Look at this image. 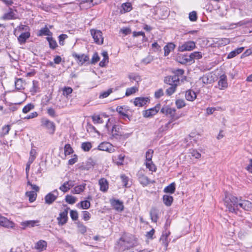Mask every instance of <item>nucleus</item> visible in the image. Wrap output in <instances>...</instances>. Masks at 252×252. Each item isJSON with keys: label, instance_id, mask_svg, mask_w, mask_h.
Segmentation results:
<instances>
[{"label": "nucleus", "instance_id": "62", "mask_svg": "<svg viewBox=\"0 0 252 252\" xmlns=\"http://www.w3.org/2000/svg\"><path fill=\"white\" fill-rule=\"evenodd\" d=\"M67 38V35L65 34H62L59 36V44L63 46L64 45V40Z\"/></svg>", "mask_w": 252, "mask_h": 252}, {"label": "nucleus", "instance_id": "34", "mask_svg": "<svg viewBox=\"0 0 252 252\" xmlns=\"http://www.w3.org/2000/svg\"><path fill=\"white\" fill-rule=\"evenodd\" d=\"M39 36H43V35H48V36H52V32L49 30V29L45 26L44 28L41 29L39 31L38 33Z\"/></svg>", "mask_w": 252, "mask_h": 252}, {"label": "nucleus", "instance_id": "52", "mask_svg": "<svg viewBox=\"0 0 252 252\" xmlns=\"http://www.w3.org/2000/svg\"><path fill=\"white\" fill-rule=\"evenodd\" d=\"M217 42L219 45L225 46L229 43L230 40L229 38H224L219 39Z\"/></svg>", "mask_w": 252, "mask_h": 252}, {"label": "nucleus", "instance_id": "41", "mask_svg": "<svg viewBox=\"0 0 252 252\" xmlns=\"http://www.w3.org/2000/svg\"><path fill=\"white\" fill-rule=\"evenodd\" d=\"M211 77L212 76H210L209 74H205L200 78V80H201L203 84H210L212 82Z\"/></svg>", "mask_w": 252, "mask_h": 252}, {"label": "nucleus", "instance_id": "8", "mask_svg": "<svg viewBox=\"0 0 252 252\" xmlns=\"http://www.w3.org/2000/svg\"><path fill=\"white\" fill-rule=\"evenodd\" d=\"M72 55L79 65H82L85 62L88 61L89 60V56L84 54L79 55L74 52L72 53Z\"/></svg>", "mask_w": 252, "mask_h": 252}, {"label": "nucleus", "instance_id": "44", "mask_svg": "<svg viewBox=\"0 0 252 252\" xmlns=\"http://www.w3.org/2000/svg\"><path fill=\"white\" fill-rule=\"evenodd\" d=\"M15 88L17 90H21L24 88L23 82L22 79H17L15 82Z\"/></svg>", "mask_w": 252, "mask_h": 252}, {"label": "nucleus", "instance_id": "58", "mask_svg": "<svg viewBox=\"0 0 252 252\" xmlns=\"http://www.w3.org/2000/svg\"><path fill=\"white\" fill-rule=\"evenodd\" d=\"M175 103H176L177 107L179 109H181V108L184 107V106H185V105H186L185 101L183 99H177Z\"/></svg>", "mask_w": 252, "mask_h": 252}, {"label": "nucleus", "instance_id": "24", "mask_svg": "<svg viewBox=\"0 0 252 252\" xmlns=\"http://www.w3.org/2000/svg\"><path fill=\"white\" fill-rule=\"evenodd\" d=\"M244 50V47H241L238 48L230 52L227 55V59H232L235 57H236L237 55H239L241 53H242L243 50Z\"/></svg>", "mask_w": 252, "mask_h": 252}, {"label": "nucleus", "instance_id": "38", "mask_svg": "<svg viewBox=\"0 0 252 252\" xmlns=\"http://www.w3.org/2000/svg\"><path fill=\"white\" fill-rule=\"evenodd\" d=\"M26 195L29 197V200L30 202H32L35 201L37 197L36 193L33 191H27L26 193Z\"/></svg>", "mask_w": 252, "mask_h": 252}, {"label": "nucleus", "instance_id": "31", "mask_svg": "<svg viewBox=\"0 0 252 252\" xmlns=\"http://www.w3.org/2000/svg\"><path fill=\"white\" fill-rule=\"evenodd\" d=\"M173 198L172 196L168 195H164L163 196V202L166 206H171L173 202Z\"/></svg>", "mask_w": 252, "mask_h": 252}, {"label": "nucleus", "instance_id": "29", "mask_svg": "<svg viewBox=\"0 0 252 252\" xmlns=\"http://www.w3.org/2000/svg\"><path fill=\"white\" fill-rule=\"evenodd\" d=\"M175 47V45L173 43H169L167 45L164 46V56H168L170 52L173 50Z\"/></svg>", "mask_w": 252, "mask_h": 252}, {"label": "nucleus", "instance_id": "49", "mask_svg": "<svg viewBox=\"0 0 252 252\" xmlns=\"http://www.w3.org/2000/svg\"><path fill=\"white\" fill-rule=\"evenodd\" d=\"M160 242L164 247L165 250H167L168 246V239H167V236H161L160 238Z\"/></svg>", "mask_w": 252, "mask_h": 252}, {"label": "nucleus", "instance_id": "37", "mask_svg": "<svg viewBox=\"0 0 252 252\" xmlns=\"http://www.w3.org/2000/svg\"><path fill=\"white\" fill-rule=\"evenodd\" d=\"M47 40L49 42V47L51 49H55L58 46L56 41L52 37H47Z\"/></svg>", "mask_w": 252, "mask_h": 252}, {"label": "nucleus", "instance_id": "53", "mask_svg": "<svg viewBox=\"0 0 252 252\" xmlns=\"http://www.w3.org/2000/svg\"><path fill=\"white\" fill-rule=\"evenodd\" d=\"M72 91L73 90L71 88L65 87L63 90V94L64 96L67 97L69 94L72 93Z\"/></svg>", "mask_w": 252, "mask_h": 252}, {"label": "nucleus", "instance_id": "22", "mask_svg": "<svg viewBox=\"0 0 252 252\" xmlns=\"http://www.w3.org/2000/svg\"><path fill=\"white\" fill-rule=\"evenodd\" d=\"M16 18L15 14L12 9L10 8L9 11L4 14L2 17V19L5 20H9L11 19H15Z\"/></svg>", "mask_w": 252, "mask_h": 252}, {"label": "nucleus", "instance_id": "2", "mask_svg": "<svg viewBox=\"0 0 252 252\" xmlns=\"http://www.w3.org/2000/svg\"><path fill=\"white\" fill-rule=\"evenodd\" d=\"M135 244L134 236L129 233H124L118 242V244L122 250L129 249L134 247Z\"/></svg>", "mask_w": 252, "mask_h": 252}, {"label": "nucleus", "instance_id": "61", "mask_svg": "<svg viewBox=\"0 0 252 252\" xmlns=\"http://www.w3.org/2000/svg\"><path fill=\"white\" fill-rule=\"evenodd\" d=\"M48 114L53 117L55 118L57 116L55 110L52 107H48L47 109Z\"/></svg>", "mask_w": 252, "mask_h": 252}, {"label": "nucleus", "instance_id": "16", "mask_svg": "<svg viewBox=\"0 0 252 252\" xmlns=\"http://www.w3.org/2000/svg\"><path fill=\"white\" fill-rule=\"evenodd\" d=\"M0 225L7 228H12L15 226V224L5 217L0 215Z\"/></svg>", "mask_w": 252, "mask_h": 252}, {"label": "nucleus", "instance_id": "9", "mask_svg": "<svg viewBox=\"0 0 252 252\" xmlns=\"http://www.w3.org/2000/svg\"><path fill=\"white\" fill-rule=\"evenodd\" d=\"M59 193L57 189L53 190L52 192L48 193L45 196V202L47 204H52L55 200L57 199Z\"/></svg>", "mask_w": 252, "mask_h": 252}, {"label": "nucleus", "instance_id": "32", "mask_svg": "<svg viewBox=\"0 0 252 252\" xmlns=\"http://www.w3.org/2000/svg\"><path fill=\"white\" fill-rule=\"evenodd\" d=\"M122 7L123 8V11L121 10V11L122 13H125L126 12H129L132 9V5L130 2H126L123 3L122 4Z\"/></svg>", "mask_w": 252, "mask_h": 252}, {"label": "nucleus", "instance_id": "63", "mask_svg": "<svg viewBox=\"0 0 252 252\" xmlns=\"http://www.w3.org/2000/svg\"><path fill=\"white\" fill-rule=\"evenodd\" d=\"M197 13L195 11H193L189 13V18L191 21H195L197 20Z\"/></svg>", "mask_w": 252, "mask_h": 252}, {"label": "nucleus", "instance_id": "6", "mask_svg": "<svg viewBox=\"0 0 252 252\" xmlns=\"http://www.w3.org/2000/svg\"><path fill=\"white\" fill-rule=\"evenodd\" d=\"M90 32L95 43L98 45H101L103 43V37L101 31L98 30L92 29L90 30Z\"/></svg>", "mask_w": 252, "mask_h": 252}, {"label": "nucleus", "instance_id": "21", "mask_svg": "<svg viewBox=\"0 0 252 252\" xmlns=\"http://www.w3.org/2000/svg\"><path fill=\"white\" fill-rule=\"evenodd\" d=\"M218 85L220 90H224L227 87L226 76L225 75L220 76V79L218 82Z\"/></svg>", "mask_w": 252, "mask_h": 252}, {"label": "nucleus", "instance_id": "20", "mask_svg": "<svg viewBox=\"0 0 252 252\" xmlns=\"http://www.w3.org/2000/svg\"><path fill=\"white\" fill-rule=\"evenodd\" d=\"M202 55L200 52H194L191 53L188 58L186 59V62L194 61V60H199L202 58Z\"/></svg>", "mask_w": 252, "mask_h": 252}, {"label": "nucleus", "instance_id": "7", "mask_svg": "<svg viewBox=\"0 0 252 252\" xmlns=\"http://www.w3.org/2000/svg\"><path fill=\"white\" fill-rule=\"evenodd\" d=\"M195 48V43L194 41H189L184 43L178 47V51L180 52L191 51Z\"/></svg>", "mask_w": 252, "mask_h": 252}, {"label": "nucleus", "instance_id": "14", "mask_svg": "<svg viewBox=\"0 0 252 252\" xmlns=\"http://www.w3.org/2000/svg\"><path fill=\"white\" fill-rule=\"evenodd\" d=\"M160 106V104H158L155 107L144 111L143 116L145 118H149L156 115L159 111Z\"/></svg>", "mask_w": 252, "mask_h": 252}, {"label": "nucleus", "instance_id": "30", "mask_svg": "<svg viewBox=\"0 0 252 252\" xmlns=\"http://www.w3.org/2000/svg\"><path fill=\"white\" fill-rule=\"evenodd\" d=\"M138 88L139 85L135 86L134 87L127 88L126 92V95L129 96L131 94H135V93L138 91Z\"/></svg>", "mask_w": 252, "mask_h": 252}, {"label": "nucleus", "instance_id": "17", "mask_svg": "<svg viewBox=\"0 0 252 252\" xmlns=\"http://www.w3.org/2000/svg\"><path fill=\"white\" fill-rule=\"evenodd\" d=\"M149 101L148 97H139L134 99L133 103L135 106L142 107L146 105Z\"/></svg>", "mask_w": 252, "mask_h": 252}, {"label": "nucleus", "instance_id": "33", "mask_svg": "<svg viewBox=\"0 0 252 252\" xmlns=\"http://www.w3.org/2000/svg\"><path fill=\"white\" fill-rule=\"evenodd\" d=\"M128 78L130 80L131 82L133 81H135L137 83V85H138V82L141 81V77L137 73H130L128 75Z\"/></svg>", "mask_w": 252, "mask_h": 252}, {"label": "nucleus", "instance_id": "59", "mask_svg": "<svg viewBox=\"0 0 252 252\" xmlns=\"http://www.w3.org/2000/svg\"><path fill=\"white\" fill-rule=\"evenodd\" d=\"M70 215L71 219L73 220H77L78 218V212L76 210H71L70 212Z\"/></svg>", "mask_w": 252, "mask_h": 252}, {"label": "nucleus", "instance_id": "64", "mask_svg": "<svg viewBox=\"0 0 252 252\" xmlns=\"http://www.w3.org/2000/svg\"><path fill=\"white\" fill-rule=\"evenodd\" d=\"M99 59H100V58H99L97 53H95L93 56V57H92L91 61V63L92 64H95V63H96L97 62L99 61Z\"/></svg>", "mask_w": 252, "mask_h": 252}, {"label": "nucleus", "instance_id": "18", "mask_svg": "<svg viewBox=\"0 0 252 252\" xmlns=\"http://www.w3.org/2000/svg\"><path fill=\"white\" fill-rule=\"evenodd\" d=\"M111 206L118 211H122L124 209V205L122 202L119 200L111 199L110 201Z\"/></svg>", "mask_w": 252, "mask_h": 252}, {"label": "nucleus", "instance_id": "40", "mask_svg": "<svg viewBox=\"0 0 252 252\" xmlns=\"http://www.w3.org/2000/svg\"><path fill=\"white\" fill-rule=\"evenodd\" d=\"M92 148V145L90 142H83L81 144V148L85 152L89 151Z\"/></svg>", "mask_w": 252, "mask_h": 252}, {"label": "nucleus", "instance_id": "11", "mask_svg": "<svg viewBox=\"0 0 252 252\" xmlns=\"http://www.w3.org/2000/svg\"><path fill=\"white\" fill-rule=\"evenodd\" d=\"M179 81L180 78L177 75L167 76L164 79V83L170 85H175V84L178 85Z\"/></svg>", "mask_w": 252, "mask_h": 252}, {"label": "nucleus", "instance_id": "15", "mask_svg": "<svg viewBox=\"0 0 252 252\" xmlns=\"http://www.w3.org/2000/svg\"><path fill=\"white\" fill-rule=\"evenodd\" d=\"M96 162L95 160H94L92 158H90L88 159L85 164H83L80 168L82 170L88 171L91 169H92L94 165L96 164Z\"/></svg>", "mask_w": 252, "mask_h": 252}, {"label": "nucleus", "instance_id": "28", "mask_svg": "<svg viewBox=\"0 0 252 252\" xmlns=\"http://www.w3.org/2000/svg\"><path fill=\"white\" fill-rule=\"evenodd\" d=\"M86 186V184H83L82 185L77 186L71 190V192L74 194H79L84 190Z\"/></svg>", "mask_w": 252, "mask_h": 252}, {"label": "nucleus", "instance_id": "54", "mask_svg": "<svg viewBox=\"0 0 252 252\" xmlns=\"http://www.w3.org/2000/svg\"><path fill=\"white\" fill-rule=\"evenodd\" d=\"M77 227L79 231L82 234H84L86 232V227L83 225V224L80 222H77Z\"/></svg>", "mask_w": 252, "mask_h": 252}, {"label": "nucleus", "instance_id": "25", "mask_svg": "<svg viewBox=\"0 0 252 252\" xmlns=\"http://www.w3.org/2000/svg\"><path fill=\"white\" fill-rule=\"evenodd\" d=\"M150 215L152 221L156 222L158 218V209L156 208H152L150 210Z\"/></svg>", "mask_w": 252, "mask_h": 252}, {"label": "nucleus", "instance_id": "47", "mask_svg": "<svg viewBox=\"0 0 252 252\" xmlns=\"http://www.w3.org/2000/svg\"><path fill=\"white\" fill-rule=\"evenodd\" d=\"M146 166L147 168L149 169L150 171H156V167L155 164L153 163L152 161H146Z\"/></svg>", "mask_w": 252, "mask_h": 252}, {"label": "nucleus", "instance_id": "36", "mask_svg": "<svg viewBox=\"0 0 252 252\" xmlns=\"http://www.w3.org/2000/svg\"><path fill=\"white\" fill-rule=\"evenodd\" d=\"M175 184L172 183L164 189V192L166 193H173L175 191Z\"/></svg>", "mask_w": 252, "mask_h": 252}, {"label": "nucleus", "instance_id": "45", "mask_svg": "<svg viewBox=\"0 0 252 252\" xmlns=\"http://www.w3.org/2000/svg\"><path fill=\"white\" fill-rule=\"evenodd\" d=\"M37 222L38 221L36 220H28L22 222V225L25 227H33Z\"/></svg>", "mask_w": 252, "mask_h": 252}, {"label": "nucleus", "instance_id": "13", "mask_svg": "<svg viewBox=\"0 0 252 252\" xmlns=\"http://www.w3.org/2000/svg\"><path fill=\"white\" fill-rule=\"evenodd\" d=\"M119 126L116 125H115L113 126L112 129V135L113 137L118 139L121 138L122 137H124L125 138H127L129 136V134H122L120 131Z\"/></svg>", "mask_w": 252, "mask_h": 252}, {"label": "nucleus", "instance_id": "39", "mask_svg": "<svg viewBox=\"0 0 252 252\" xmlns=\"http://www.w3.org/2000/svg\"><path fill=\"white\" fill-rule=\"evenodd\" d=\"M36 150L32 148L30 152V157L28 162L32 163L34 161L36 157Z\"/></svg>", "mask_w": 252, "mask_h": 252}, {"label": "nucleus", "instance_id": "23", "mask_svg": "<svg viewBox=\"0 0 252 252\" xmlns=\"http://www.w3.org/2000/svg\"><path fill=\"white\" fill-rule=\"evenodd\" d=\"M100 190L103 192H106L108 189V183L106 179L101 178L99 180Z\"/></svg>", "mask_w": 252, "mask_h": 252}, {"label": "nucleus", "instance_id": "26", "mask_svg": "<svg viewBox=\"0 0 252 252\" xmlns=\"http://www.w3.org/2000/svg\"><path fill=\"white\" fill-rule=\"evenodd\" d=\"M185 97L187 100L192 101L195 99L196 95L194 91L189 90L186 92Z\"/></svg>", "mask_w": 252, "mask_h": 252}, {"label": "nucleus", "instance_id": "51", "mask_svg": "<svg viewBox=\"0 0 252 252\" xmlns=\"http://www.w3.org/2000/svg\"><path fill=\"white\" fill-rule=\"evenodd\" d=\"M250 23H251L250 21L244 20L241 21L236 23H232V24H234V27H235V28H236L237 27H241V26H246L247 25H248Z\"/></svg>", "mask_w": 252, "mask_h": 252}, {"label": "nucleus", "instance_id": "5", "mask_svg": "<svg viewBox=\"0 0 252 252\" xmlns=\"http://www.w3.org/2000/svg\"><path fill=\"white\" fill-rule=\"evenodd\" d=\"M41 126L46 128L48 132L51 134L54 133L56 130V125L53 122H52L45 118L41 119Z\"/></svg>", "mask_w": 252, "mask_h": 252}, {"label": "nucleus", "instance_id": "48", "mask_svg": "<svg viewBox=\"0 0 252 252\" xmlns=\"http://www.w3.org/2000/svg\"><path fill=\"white\" fill-rule=\"evenodd\" d=\"M93 123L96 124H102L103 123L102 119L99 115H93L92 117Z\"/></svg>", "mask_w": 252, "mask_h": 252}, {"label": "nucleus", "instance_id": "50", "mask_svg": "<svg viewBox=\"0 0 252 252\" xmlns=\"http://www.w3.org/2000/svg\"><path fill=\"white\" fill-rule=\"evenodd\" d=\"M34 107V106L33 104L32 103H29L23 108L22 111L24 113H27L31 110L33 109Z\"/></svg>", "mask_w": 252, "mask_h": 252}, {"label": "nucleus", "instance_id": "3", "mask_svg": "<svg viewBox=\"0 0 252 252\" xmlns=\"http://www.w3.org/2000/svg\"><path fill=\"white\" fill-rule=\"evenodd\" d=\"M18 31L21 33L17 38L18 41L20 45H23L31 36L29 28L25 25H20L18 27Z\"/></svg>", "mask_w": 252, "mask_h": 252}, {"label": "nucleus", "instance_id": "42", "mask_svg": "<svg viewBox=\"0 0 252 252\" xmlns=\"http://www.w3.org/2000/svg\"><path fill=\"white\" fill-rule=\"evenodd\" d=\"M177 86V84H175V85H171V86L166 90V94L170 96L173 94L176 90Z\"/></svg>", "mask_w": 252, "mask_h": 252}, {"label": "nucleus", "instance_id": "1", "mask_svg": "<svg viewBox=\"0 0 252 252\" xmlns=\"http://www.w3.org/2000/svg\"><path fill=\"white\" fill-rule=\"evenodd\" d=\"M224 201L226 208L231 212H236L239 207L247 211L252 209V203L251 202L248 200H241V198L239 199L231 194H226Z\"/></svg>", "mask_w": 252, "mask_h": 252}, {"label": "nucleus", "instance_id": "19", "mask_svg": "<svg viewBox=\"0 0 252 252\" xmlns=\"http://www.w3.org/2000/svg\"><path fill=\"white\" fill-rule=\"evenodd\" d=\"M47 247V242L44 240H39L36 242L34 246V249L38 252H41L45 250Z\"/></svg>", "mask_w": 252, "mask_h": 252}, {"label": "nucleus", "instance_id": "43", "mask_svg": "<svg viewBox=\"0 0 252 252\" xmlns=\"http://www.w3.org/2000/svg\"><path fill=\"white\" fill-rule=\"evenodd\" d=\"M76 197L71 195H67L65 197V201L69 204H73L76 201Z\"/></svg>", "mask_w": 252, "mask_h": 252}, {"label": "nucleus", "instance_id": "57", "mask_svg": "<svg viewBox=\"0 0 252 252\" xmlns=\"http://www.w3.org/2000/svg\"><path fill=\"white\" fill-rule=\"evenodd\" d=\"M189 153L191 156L193 157H194L195 158H199L201 156L200 153L194 149L190 150Z\"/></svg>", "mask_w": 252, "mask_h": 252}, {"label": "nucleus", "instance_id": "35", "mask_svg": "<svg viewBox=\"0 0 252 252\" xmlns=\"http://www.w3.org/2000/svg\"><path fill=\"white\" fill-rule=\"evenodd\" d=\"M174 121H171V120H169V121L164 126H162L159 128V130L160 132H163L164 131L167 130L169 128H172L174 125L175 124V123L171 124L172 123H173Z\"/></svg>", "mask_w": 252, "mask_h": 252}, {"label": "nucleus", "instance_id": "27", "mask_svg": "<svg viewBox=\"0 0 252 252\" xmlns=\"http://www.w3.org/2000/svg\"><path fill=\"white\" fill-rule=\"evenodd\" d=\"M138 179L140 183L143 186H147L150 183L149 178L140 173L138 174Z\"/></svg>", "mask_w": 252, "mask_h": 252}, {"label": "nucleus", "instance_id": "55", "mask_svg": "<svg viewBox=\"0 0 252 252\" xmlns=\"http://www.w3.org/2000/svg\"><path fill=\"white\" fill-rule=\"evenodd\" d=\"M154 151L151 149H149L146 153V161H152Z\"/></svg>", "mask_w": 252, "mask_h": 252}, {"label": "nucleus", "instance_id": "4", "mask_svg": "<svg viewBox=\"0 0 252 252\" xmlns=\"http://www.w3.org/2000/svg\"><path fill=\"white\" fill-rule=\"evenodd\" d=\"M176 109L170 107L168 106H165L161 109V112L167 116H169L171 121H175L181 117V115L176 113Z\"/></svg>", "mask_w": 252, "mask_h": 252}, {"label": "nucleus", "instance_id": "10", "mask_svg": "<svg viewBox=\"0 0 252 252\" xmlns=\"http://www.w3.org/2000/svg\"><path fill=\"white\" fill-rule=\"evenodd\" d=\"M98 149L101 151H107L109 153H113L115 149L114 146L109 142H103L98 146Z\"/></svg>", "mask_w": 252, "mask_h": 252}, {"label": "nucleus", "instance_id": "46", "mask_svg": "<svg viewBox=\"0 0 252 252\" xmlns=\"http://www.w3.org/2000/svg\"><path fill=\"white\" fill-rule=\"evenodd\" d=\"M80 207L82 209H88L90 207L91 203L88 200L82 201L80 202Z\"/></svg>", "mask_w": 252, "mask_h": 252}, {"label": "nucleus", "instance_id": "12", "mask_svg": "<svg viewBox=\"0 0 252 252\" xmlns=\"http://www.w3.org/2000/svg\"><path fill=\"white\" fill-rule=\"evenodd\" d=\"M68 208L64 209L63 211L61 212L59 214V216L57 218L58 224L60 225H63L65 224L68 220Z\"/></svg>", "mask_w": 252, "mask_h": 252}, {"label": "nucleus", "instance_id": "60", "mask_svg": "<svg viewBox=\"0 0 252 252\" xmlns=\"http://www.w3.org/2000/svg\"><path fill=\"white\" fill-rule=\"evenodd\" d=\"M121 178L122 179V182L125 187H129L128 181V178L127 177H126L125 175H121Z\"/></svg>", "mask_w": 252, "mask_h": 252}, {"label": "nucleus", "instance_id": "56", "mask_svg": "<svg viewBox=\"0 0 252 252\" xmlns=\"http://www.w3.org/2000/svg\"><path fill=\"white\" fill-rule=\"evenodd\" d=\"M64 151L65 155H70L73 152V149L69 144H66L64 147Z\"/></svg>", "mask_w": 252, "mask_h": 252}]
</instances>
